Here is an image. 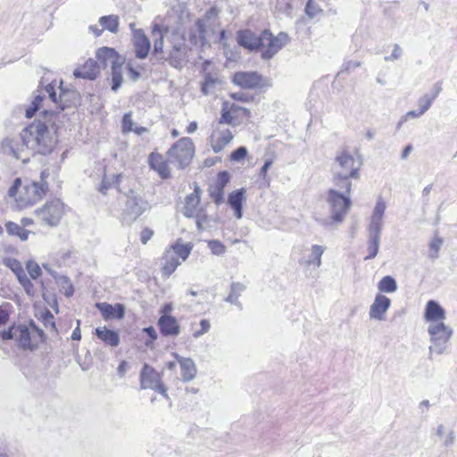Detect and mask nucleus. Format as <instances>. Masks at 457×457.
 <instances>
[{"instance_id":"nucleus-1","label":"nucleus","mask_w":457,"mask_h":457,"mask_svg":"<svg viewBox=\"0 0 457 457\" xmlns=\"http://www.w3.org/2000/svg\"><path fill=\"white\" fill-rule=\"evenodd\" d=\"M22 142L30 156L46 155L54 150L57 138L53 129L41 121H33L22 129Z\"/></svg>"},{"instance_id":"nucleus-2","label":"nucleus","mask_w":457,"mask_h":457,"mask_svg":"<svg viewBox=\"0 0 457 457\" xmlns=\"http://www.w3.org/2000/svg\"><path fill=\"white\" fill-rule=\"evenodd\" d=\"M47 190L46 181L28 180L21 186V179L17 178L8 190V195L15 199L20 208H26L40 201Z\"/></svg>"},{"instance_id":"nucleus-3","label":"nucleus","mask_w":457,"mask_h":457,"mask_svg":"<svg viewBox=\"0 0 457 457\" xmlns=\"http://www.w3.org/2000/svg\"><path fill=\"white\" fill-rule=\"evenodd\" d=\"M430 345L428 346L429 359L432 354L437 355L447 353L449 341L453 336V329L445 322L430 323L428 327Z\"/></svg>"},{"instance_id":"nucleus-4","label":"nucleus","mask_w":457,"mask_h":457,"mask_svg":"<svg viewBox=\"0 0 457 457\" xmlns=\"http://www.w3.org/2000/svg\"><path fill=\"white\" fill-rule=\"evenodd\" d=\"M362 166V160L360 156L355 157L347 151L337 153L331 166L332 174L353 177V179H360V170Z\"/></svg>"},{"instance_id":"nucleus-5","label":"nucleus","mask_w":457,"mask_h":457,"mask_svg":"<svg viewBox=\"0 0 457 457\" xmlns=\"http://www.w3.org/2000/svg\"><path fill=\"white\" fill-rule=\"evenodd\" d=\"M195 154L194 144L191 138L182 137L168 150V162L179 169L187 167Z\"/></svg>"},{"instance_id":"nucleus-6","label":"nucleus","mask_w":457,"mask_h":457,"mask_svg":"<svg viewBox=\"0 0 457 457\" xmlns=\"http://www.w3.org/2000/svg\"><path fill=\"white\" fill-rule=\"evenodd\" d=\"M16 331L15 341L24 350L33 351L45 340L44 331L38 328L33 321L30 322V328L26 325H18Z\"/></svg>"},{"instance_id":"nucleus-7","label":"nucleus","mask_w":457,"mask_h":457,"mask_svg":"<svg viewBox=\"0 0 457 457\" xmlns=\"http://www.w3.org/2000/svg\"><path fill=\"white\" fill-rule=\"evenodd\" d=\"M64 214V204L60 199L47 201L41 208L35 211L37 219L41 224L56 227Z\"/></svg>"},{"instance_id":"nucleus-8","label":"nucleus","mask_w":457,"mask_h":457,"mask_svg":"<svg viewBox=\"0 0 457 457\" xmlns=\"http://www.w3.org/2000/svg\"><path fill=\"white\" fill-rule=\"evenodd\" d=\"M327 203L331 212V219L334 222H342L352 204L350 195L341 194L336 188L328 191Z\"/></svg>"},{"instance_id":"nucleus-9","label":"nucleus","mask_w":457,"mask_h":457,"mask_svg":"<svg viewBox=\"0 0 457 457\" xmlns=\"http://www.w3.org/2000/svg\"><path fill=\"white\" fill-rule=\"evenodd\" d=\"M126 195L127 201L122 219L128 224H131L145 211L149 210L151 206L149 203L135 190H129Z\"/></svg>"},{"instance_id":"nucleus-10","label":"nucleus","mask_w":457,"mask_h":457,"mask_svg":"<svg viewBox=\"0 0 457 457\" xmlns=\"http://www.w3.org/2000/svg\"><path fill=\"white\" fill-rule=\"evenodd\" d=\"M140 388L151 389L160 393L164 398L169 399L167 387L162 383L161 374L152 366L145 363L139 374Z\"/></svg>"},{"instance_id":"nucleus-11","label":"nucleus","mask_w":457,"mask_h":457,"mask_svg":"<svg viewBox=\"0 0 457 457\" xmlns=\"http://www.w3.org/2000/svg\"><path fill=\"white\" fill-rule=\"evenodd\" d=\"M287 33L280 32L274 37L269 29H264L262 32L260 44V48H263L262 58L264 60L271 59L287 44Z\"/></svg>"},{"instance_id":"nucleus-12","label":"nucleus","mask_w":457,"mask_h":457,"mask_svg":"<svg viewBox=\"0 0 457 457\" xmlns=\"http://www.w3.org/2000/svg\"><path fill=\"white\" fill-rule=\"evenodd\" d=\"M1 149L4 154L21 160L24 163L29 161L30 154L22 142V131L18 137L4 138L1 142Z\"/></svg>"},{"instance_id":"nucleus-13","label":"nucleus","mask_w":457,"mask_h":457,"mask_svg":"<svg viewBox=\"0 0 457 457\" xmlns=\"http://www.w3.org/2000/svg\"><path fill=\"white\" fill-rule=\"evenodd\" d=\"M232 81L234 84L245 89H256L267 86L266 79L256 71L236 72Z\"/></svg>"},{"instance_id":"nucleus-14","label":"nucleus","mask_w":457,"mask_h":457,"mask_svg":"<svg viewBox=\"0 0 457 457\" xmlns=\"http://www.w3.org/2000/svg\"><path fill=\"white\" fill-rule=\"evenodd\" d=\"M233 139L230 129L217 126L211 134L210 142L214 153L222 151Z\"/></svg>"},{"instance_id":"nucleus-15","label":"nucleus","mask_w":457,"mask_h":457,"mask_svg":"<svg viewBox=\"0 0 457 457\" xmlns=\"http://www.w3.org/2000/svg\"><path fill=\"white\" fill-rule=\"evenodd\" d=\"M99 64V70L101 68L106 69L107 67L119 66L122 64V61L120 56L117 54V52L113 48L110 47H102L96 52V61Z\"/></svg>"},{"instance_id":"nucleus-16","label":"nucleus","mask_w":457,"mask_h":457,"mask_svg":"<svg viewBox=\"0 0 457 457\" xmlns=\"http://www.w3.org/2000/svg\"><path fill=\"white\" fill-rule=\"evenodd\" d=\"M202 190L197 184H195L194 192L189 194L185 198V204L183 207V214L187 218L195 217L197 212L202 211L199 207L201 201Z\"/></svg>"},{"instance_id":"nucleus-17","label":"nucleus","mask_w":457,"mask_h":457,"mask_svg":"<svg viewBox=\"0 0 457 457\" xmlns=\"http://www.w3.org/2000/svg\"><path fill=\"white\" fill-rule=\"evenodd\" d=\"M236 38L240 46L249 51H256L260 49L262 33L257 36L250 29H240L237 32Z\"/></svg>"},{"instance_id":"nucleus-18","label":"nucleus","mask_w":457,"mask_h":457,"mask_svg":"<svg viewBox=\"0 0 457 457\" xmlns=\"http://www.w3.org/2000/svg\"><path fill=\"white\" fill-rule=\"evenodd\" d=\"M391 305V300L383 295H378L370 308L371 320H384L385 314Z\"/></svg>"},{"instance_id":"nucleus-19","label":"nucleus","mask_w":457,"mask_h":457,"mask_svg":"<svg viewBox=\"0 0 457 457\" xmlns=\"http://www.w3.org/2000/svg\"><path fill=\"white\" fill-rule=\"evenodd\" d=\"M172 355L180 366V375L182 380L184 382H189L193 380L197 373L195 361L191 358L183 357L177 353H173Z\"/></svg>"},{"instance_id":"nucleus-20","label":"nucleus","mask_w":457,"mask_h":457,"mask_svg":"<svg viewBox=\"0 0 457 457\" xmlns=\"http://www.w3.org/2000/svg\"><path fill=\"white\" fill-rule=\"evenodd\" d=\"M161 333L165 337H176L180 333V326L175 317L162 315L158 320Z\"/></svg>"},{"instance_id":"nucleus-21","label":"nucleus","mask_w":457,"mask_h":457,"mask_svg":"<svg viewBox=\"0 0 457 457\" xmlns=\"http://www.w3.org/2000/svg\"><path fill=\"white\" fill-rule=\"evenodd\" d=\"M424 318L430 323L444 322L445 311L437 302L429 300L425 307Z\"/></svg>"},{"instance_id":"nucleus-22","label":"nucleus","mask_w":457,"mask_h":457,"mask_svg":"<svg viewBox=\"0 0 457 457\" xmlns=\"http://www.w3.org/2000/svg\"><path fill=\"white\" fill-rule=\"evenodd\" d=\"M100 72L99 64L93 59H88L82 66L77 68L73 75L75 78L94 80Z\"/></svg>"},{"instance_id":"nucleus-23","label":"nucleus","mask_w":457,"mask_h":457,"mask_svg":"<svg viewBox=\"0 0 457 457\" xmlns=\"http://www.w3.org/2000/svg\"><path fill=\"white\" fill-rule=\"evenodd\" d=\"M133 41L136 56L145 59L148 55L151 45L142 29L134 30Z\"/></svg>"},{"instance_id":"nucleus-24","label":"nucleus","mask_w":457,"mask_h":457,"mask_svg":"<svg viewBox=\"0 0 457 457\" xmlns=\"http://www.w3.org/2000/svg\"><path fill=\"white\" fill-rule=\"evenodd\" d=\"M386 209V204L384 199L379 196L377 199L376 205L374 207L368 228H373L378 230L383 229V218Z\"/></svg>"},{"instance_id":"nucleus-25","label":"nucleus","mask_w":457,"mask_h":457,"mask_svg":"<svg viewBox=\"0 0 457 457\" xmlns=\"http://www.w3.org/2000/svg\"><path fill=\"white\" fill-rule=\"evenodd\" d=\"M96 307L100 311L104 320H110L114 318L120 320L124 317L125 314V308L120 303L112 305L107 303H96Z\"/></svg>"},{"instance_id":"nucleus-26","label":"nucleus","mask_w":457,"mask_h":457,"mask_svg":"<svg viewBox=\"0 0 457 457\" xmlns=\"http://www.w3.org/2000/svg\"><path fill=\"white\" fill-rule=\"evenodd\" d=\"M245 190L244 187L232 191L228 195V204L233 209L234 214L237 219H241L243 216V200L245 197Z\"/></svg>"},{"instance_id":"nucleus-27","label":"nucleus","mask_w":457,"mask_h":457,"mask_svg":"<svg viewBox=\"0 0 457 457\" xmlns=\"http://www.w3.org/2000/svg\"><path fill=\"white\" fill-rule=\"evenodd\" d=\"M368 246L367 251L369 254L364 258L365 261L373 259L377 256L379 249L380 237L382 230L368 228Z\"/></svg>"},{"instance_id":"nucleus-28","label":"nucleus","mask_w":457,"mask_h":457,"mask_svg":"<svg viewBox=\"0 0 457 457\" xmlns=\"http://www.w3.org/2000/svg\"><path fill=\"white\" fill-rule=\"evenodd\" d=\"M96 337L103 341L106 345L116 347L120 342V335L106 327H99L95 330Z\"/></svg>"},{"instance_id":"nucleus-29","label":"nucleus","mask_w":457,"mask_h":457,"mask_svg":"<svg viewBox=\"0 0 457 457\" xmlns=\"http://www.w3.org/2000/svg\"><path fill=\"white\" fill-rule=\"evenodd\" d=\"M180 263L179 260L175 257L174 252H169L166 250L162 258V275L165 277L170 276Z\"/></svg>"},{"instance_id":"nucleus-30","label":"nucleus","mask_w":457,"mask_h":457,"mask_svg":"<svg viewBox=\"0 0 457 457\" xmlns=\"http://www.w3.org/2000/svg\"><path fill=\"white\" fill-rule=\"evenodd\" d=\"M168 162V161L164 162L162 157L159 154H151L149 156V164L151 168L157 171L162 179H167L170 176Z\"/></svg>"},{"instance_id":"nucleus-31","label":"nucleus","mask_w":457,"mask_h":457,"mask_svg":"<svg viewBox=\"0 0 457 457\" xmlns=\"http://www.w3.org/2000/svg\"><path fill=\"white\" fill-rule=\"evenodd\" d=\"M62 81L61 80L60 86H59L61 93H60L59 98H57V94H56V90H55L56 81H52L51 83L47 84L45 87V90L48 94L49 98L52 100V102L56 104H59L60 108L62 110H63L66 107V104L64 103V100H63L64 96H66V92H64V90L62 89Z\"/></svg>"},{"instance_id":"nucleus-32","label":"nucleus","mask_w":457,"mask_h":457,"mask_svg":"<svg viewBox=\"0 0 457 457\" xmlns=\"http://www.w3.org/2000/svg\"><path fill=\"white\" fill-rule=\"evenodd\" d=\"M351 179L353 177L332 174V181L335 186L334 188L337 189L341 194L350 195L352 189Z\"/></svg>"},{"instance_id":"nucleus-33","label":"nucleus","mask_w":457,"mask_h":457,"mask_svg":"<svg viewBox=\"0 0 457 457\" xmlns=\"http://www.w3.org/2000/svg\"><path fill=\"white\" fill-rule=\"evenodd\" d=\"M103 30H108L111 33H117L119 30L120 19L119 16L112 14L100 17L98 21Z\"/></svg>"},{"instance_id":"nucleus-34","label":"nucleus","mask_w":457,"mask_h":457,"mask_svg":"<svg viewBox=\"0 0 457 457\" xmlns=\"http://www.w3.org/2000/svg\"><path fill=\"white\" fill-rule=\"evenodd\" d=\"M245 286L240 282H233L230 285V293L229 295L225 298V301L227 303H229L231 304H234L236 306H238L239 308L242 307L240 302L238 301L239 296L241 295V293L245 291Z\"/></svg>"},{"instance_id":"nucleus-35","label":"nucleus","mask_w":457,"mask_h":457,"mask_svg":"<svg viewBox=\"0 0 457 457\" xmlns=\"http://www.w3.org/2000/svg\"><path fill=\"white\" fill-rule=\"evenodd\" d=\"M215 10L211 9L206 12L204 19H199L195 22V31L198 33L199 41L202 45L206 42V27H207V20L210 19L212 15H215Z\"/></svg>"},{"instance_id":"nucleus-36","label":"nucleus","mask_w":457,"mask_h":457,"mask_svg":"<svg viewBox=\"0 0 457 457\" xmlns=\"http://www.w3.org/2000/svg\"><path fill=\"white\" fill-rule=\"evenodd\" d=\"M436 435L442 439V445L445 447L453 445L455 442V433L453 429H450L445 433V427L444 424H439L436 429Z\"/></svg>"},{"instance_id":"nucleus-37","label":"nucleus","mask_w":457,"mask_h":457,"mask_svg":"<svg viewBox=\"0 0 457 457\" xmlns=\"http://www.w3.org/2000/svg\"><path fill=\"white\" fill-rule=\"evenodd\" d=\"M325 247L320 245H313L312 246V253L308 260L303 264L306 266L314 265L319 268L321 265V256L324 253Z\"/></svg>"},{"instance_id":"nucleus-38","label":"nucleus","mask_w":457,"mask_h":457,"mask_svg":"<svg viewBox=\"0 0 457 457\" xmlns=\"http://www.w3.org/2000/svg\"><path fill=\"white\" fill-rule=\"evenodd\" d=\"M5 227L9 235L17 236L22 241L27 240L29 231L25 229L23 227L12 221L7 222Z\"/></svg>"},{"instance_id":"nucleus-39","label":"nucleus","mask_w":457,"mask_h":457,"mask_svg":"<svg viewBox=\"0 0 457 457\" xmlns=\"http://www.w3.org/2000/svg\"><path fill=\"white\" fill-rule=\"evenodd\" d=\"M378 288L380 292L394 293L397 290V284L393 277L385 276L378 282Z\"/></svg>"},{"instance_id":"nucleus-40","label":"nucleus","mask_w":457,"mask_h":457,"mask_svg":"<svg viewBox=\"0 0 457 457\" xmlns=\"http://www.w3.org/2000/svg\"><path fill=\"white\" fill-rule=\"evenodd\" d=\"M224 124H229V125H237L236 118L234 117L232 112L228 108V103H224L222 110H221V115L219 120L217 126H222Z\"/></svg>"},{"instance_id":"nucleus-41","label":"nucleus","mask_w":457,"mask_h":457,"mask_svg":"<svg viewBox=\"0 0 457 457\" xmlns=\"http://www.w3.org/2000/svg\"><path fill=\"white\" fill-rule=\"evenodd\" d=\"M169 252H174L175 257L179 260V258L182 261H185L191 252V247H189L187 245H174L170 249H168Z\"/></svg>"},{"instance_id":"nucleus-42","label":"nucleus","mask_w":457,"mask_h":457,"mask_svg":"<svg viewBox=\"0 0 457 457\" xmlns=\"http://www.w3.org/2000/svg\"><path fill=\"white\" fill-rule=\"evenodd\" d=\"M112 70V90L117 91L122 83V64Z\"/></svg>"},{"instance_id":"nucleus-43","label":"nucleus","mask_w":457,"mask_h":457,"mask_svg":"<svg viewBox=\"0 0 457 457\" xmlns=\"http://www.w3.org/2000/svg\"><path fill=\"white\" fill-rule=\"evenodd\" d=\"M153 36L154 37V52L158 53L162 51L163 47V36L162 29L158 25L154 26Z\"/></svg>"},{"instance_id":"nucleus-44","label":"nucleus","mask_w":457,"mask_h":457,"mask_svg":"<svg viewBox=\"0 0 457 457\" xmlns=\"http://www.w3.org/2000/svg\"><path fill=\"white\" fill-rule=\"evenodd\" d=\"M219 80L212 77L211 74H207L204 78V81L202 84V92L204 95L208 96L212 90L215 87Z\"/></svg>"},{"instance_id":"nucleus-45","label":"nucleus","mask_w":457,"mask_h":457,"mask_svg":"<svg viewBox=\"0 0 457 457\" xmlns=\"http://www.w3.org/2000/svg\"><path fill=\"white\" fill-rule=\"evenodd\" d=\"M4 263L7 267H9L12 270V271L15 274L17 278L21 277L23 273H25V270L21 263L16 259L9 258L5 260Z\"/></svg>"},{"instance_id":"nucleus-46","label":"nucleus","mask_w":457,"mask_h":457,"mask_svg":"<svg viewBox=\"0 0 457 457\" xmlns=\"http://www.w3.org/2000/svg\"><path fill=\"white\" fill-rule=\"evenodd\" d=\"M443 245V240L440 237H435L429 243V258L435 260L438 257V253Z\"/></svg>"},{"instance_id":"nucleus-47","label":"nucleus","mask_w":457,"mask_h":457,"mask_svg":"<svg viewBox=\"0 0 457 457\" xmlns=\"http://www.w3.org/2000/svg\"><path fill=\"white\" fill-rule=\"evenodd\" d=\"M26 269L32 279H37L41 274V268L34 261H28L26 263Z\"/></svg>"},{"instance_id":"nucleus-48","label":"nucleus","mask_w":457,"mask_h":457,"mask_svg":"<svg viewBox=\"0 0 457 457\" xmlns=\"http://www.w3.org/2000/svg\"><path fill=\"white\" fill-rule=\"evenodd\" d=\"M208 247L211 252L215 255H221L225 253L226 247L225 245L219 240H210L208 242Z\"/></svg>"},{"instance_id":"nucleus-49","label":"nucleus","mask_w":457,"mask_h":457,"mask_svg":"<svg viewBox=\"0 0 457 457\" xmlns=\"http://www.w3.org/2000/svg\"><path fill=\"white\" fill-rule=\"evenodd\" d=\"M433 101L434 96H430V95L428 94L419 98L418 104L421 112L425 113L430 108Z\"/></svg>"},{"instance_id":"nucleus-50","label":"nucleus","mask_w":457,"mask_h":457,"mask_svg":"<svg viewBox=\"0 0 457 457\" xmlns=\"http://www.w3.org/2000/svg\"><path fill=\"white\" fill-rule=\"evenodd\" d=\"M229 110L232 112L235 118H237L239 116L250 117V111L238 104H232L229 107Z\"/></svg>"},{"instance_id":"nucleus-51","label":"nucleus","mask_w":457,"mask_h":457,"mask_svg":"<svg viewBox=\"0 0 457 457\" xmlns=\"http://www.w3.org/2000/svg\"><path fill=\"white\" fill-rule=\"evenodd\" d=\"M210 195L216 204H220L224 201V189L214 186L211 189Z\"/></svg>"},{"instance_id":"nucleus-52","label":"nucleus","mask_w":457,"mask_h":457,"mask_svg":"<svg viewBox=\"0 0 457 457\" xmlns=\"http://www.w3.org/2000/svg\"><path fill=\"white\" fill-rule=\"evenodd\" d=\"M229 179L230 175L228 171H220L218 174L215 187L224 189L227 184L229 182Z\"/></svg>"},{"instance_id":"nucleus-53","label":"nucleus","mask_w":457,"mask_h":457,"mask_svg":"<svg viewBox=\"0 0 457 457\" xmlns=\"http://www.w3.org/2000/svg\"><path fill=\"white\" fill-rule=\"evenodd\" d=\"M134 129L131 112H127L122 117V131L131 132Z\"/></svg>"},{"instance_id":"nucleus-54","label":"nucleus","mask_w":457,"mask_h":457,"mask_svg":"<svg viewBox=\"0 0 457 457\" xmlns=\"http://www.w3.org/2000/svg\"><path fill=\"white\" fill-rule=\"evenodd\" d=\"M247 149L245 146H240L231 153L230 159L234 162H240L247 155Z\"/></svg>"},{"instance_id":"nucleus-55","label":"nucleus","mask_w":457,"mask_h":457,"mask_svg":"<svg viewBox=\"0 0 457 457\" xmlns=\"http://www.w3.org/2000/svg\"><path fill=\"white\" fill-rule=\"evenodd\" d=\"M185 49H186V46H185L184 37H179L177 42L172 41V52L171 53H175L176 54H179V55H185Z\"/></svg>"},{"instance_id":"nucleus-56","label":"nucleus","mask_w":457,"mask_h":457,"mask_svg":"<svg viewBox=\"0 0 457 457\" xmlns=\"http://www.w3.org/2000/svg\"><path fill=\"white\" fill-rule=\"evenodd\" d=\"M320 12H321V10L312 0L307 1L305 12L310 18H314Z\"/></svg>"},{"instance_id":"nucleus-57","label":"nucleus","mask_w":457,"mask_h":457,"mask_svg":"<svg viewBox=\"0 0 457 457\" xmlns=\"http://www.w3.org/2000/svg\"><path fill=\"white\" fill-rule=\"evenodd\" d=\"M17 326H11L8 329L0 331V337L4 340H16Z\"/></svg>"},{"instance_id":"nucleus-58","label":"nucleus","mask_w":457,"mask_h":457,"mask_svg":"<svg viewBox=\"0 0 457 457\" xmlns=\"http://www.w3.org/2000/svg\"><path fill=\"white\" fill-rule=\"evenodd\" d=\"M194 218H195V222L197 228L199 230H202L204 228V225L208 222L207 215L205 212L202 210L197 212V215H195Z\"/></svg>"},{"instance_id":"nucleus-59","label":"nucleus","mask_w":457,"mask_h":457,"mask_svg":"<svg viewBox=\"0 0 457 457\" xmlns=\"http://www.w3.org/2000/svg\"><path fill=\"white\" fill-rule=\"evenodd\" d=\"M403 51L398 44L394 45L393 52L390 55L385 56L386 62H392L398 60L402 56Z\"/></svg>"},{"instance_id":"nucleus-60","label":"nucleus","mask_w":457,"mask_h":457,"mask_svg":"<svg viewBox=\"0 0 457 457\" xmlns=\"http://www.w3.org/2000/svg\"><path fill=\"white\" fill-rule=\"evenodd\" d=\"M42 319H43L45 327L47 328V326H50L53 329H55V322L54 320V315L49 311H46L42 315Z\"/></svg>"},{"instance_id":"nucleus-61","label":"nucleus","mask_w":457,"mask_h":457,"mask_svg":"<svg viewBox=\"0 0 457 457\" xmlns=\"http://www.w3.org/2000/svg\"><path fill=\"white\" fill-rule=\"evenodd\" d=\"M60 283L67 285V287L64 289V295L67 297L71 296L74 293V288L73 286L71 284L70 279L65 276H62L60 278Z\"/></svg>"},{"instance_id":"nucleus-62","label":"nucleus","mask_w":457,"mask_h":457,"mask_svg":"<svg viewBox=\"0 0 457 457\" xmlns=\"http://www.w3.org/2000/svg\"><path fill=\"white\" fill-rule=\"evenodd\" d=\"M154 231L149 228H145L140 234V241L143 245H146L152 238Z\"/></svg>"},{"instance_id":"nucleus-63","label":"nucleus","mask_w":457,"mask_h":457,"mask_svg":"<svg viewBox=\"0 0 457 457\" xmlns=\"http://www.w3.org/2000/svg\"><path fill=\"white\" fill-rule=\"evenodd\" d=\"M184 55L176 54L175 53H171L169 62L170 64L175 68H178L181 65V61Z\"/></svg>"},{"instance_id":"nucleus-64","label":"nucleus","mask_w":457,"mask_h":457,"mask_svg":"<svg viewBox=\"0 0 457 457\" xmlns=\"http://www.w3.org/2000/svg\"><path fill=\"white\" fill-rule=\"evenodd\" d=\"M272 160L271 159H267L264 162V164L262 165V167L261 168L260 170V172H259V176L262 177V178H265L266 175H267V171L270 168V166L272 165Z\"/></svg>"}]
</instances>
